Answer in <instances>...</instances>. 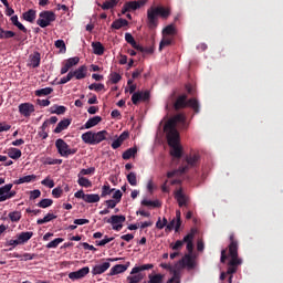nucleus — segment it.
<instances>
[{
  "label": "nucleus",
  "mask_w": 283,
  "mask_h": 283,
  "mask_svg": "<svg viewBox=\"0 0 283 283\" xmlns=\"http://www.w3.org/2000/svg\"><path fill=\"white\" fill-rule=\"evenodd\" d=\"M228 249V255L227 250L221 251V264H224V262L229 260L227 272H221L220 274L221 282H224V280H227V275H233L234 273H238V266H242V259L238 256V241L235 240L234 234H230V244Z\"/></svg>",
  "instance_id": "nucleus-1"
},
{
  "label": "nucleus",
  "mask_w": 283,
  "mask_h": 283,
  "mask_svg": "<svg viewBox=\"0 0 283 283\" xmlns=\"http://www.w3.org/2000/svg\"><path fill=\"white\" fill-rule=\"evenodd\" d=\"M158 17L164 21H167L168 17H171V8L169 7H151L147 11L148 28L154 30L158 28Z\"/></svg>",
  "instance_id": "nucleus-2"
},
{
  "label": "nucleus",
  "mask_w": 283,
  "mask_h": 283,
  "mask_svg": "<svg viewBox=\"0 0 283 283\" xmlns=\"http://www.w3.org/2000/svg\"><path fill=\"white\" fill-rule=\"evenodd\" d=\"M180 126L181 129H187L189 127V124L187 123V116L185 114L179 113L171 117L164 126V132L168 135L174 136H180V133H178V129H176L177 126Z\"/></svg>",
  "instance_id": "nucleus-3"
},
{
  "label": "nucleus",
  "mask_w": 283,
  "mask_h": 283,
  "mask_svg": "<svg viewBox=\"0 0 283 283\" xmlns=\"http://www.w3.org/2000/svg\"><path fill=\"white\" fill-rule=\"evenodd\" d=\"M186 163H187V166H181L177 170L168 171L167 178H174V176H178L180 174H186V171H189V167H198V165L200 163V154L192 153L190 155H187Z\"/></svg>",
  "instance_id": "nucleus-4"
},
{
  "label": "nucleus",
  "mask_w": 283,
  "mask_h": 283,
  "mask_svg": "<svg viewBox=\"0 0 283 283\" xmlns=\"http://www.w3.org/2000/svg\"><path fill=\"white\" fill-rule=\"evenodd\" d=\"M185 107H191L195 114H200V103L196 97H192L188 101H187V94H182L179 97H177L174 104V108L176 109V112H178V109H185Z\"/></svg>",
  "instance_id": "nucleus-5"
},
{
  "label": "nucleus",
  "mask_w": 283,
  "mask_h": 283,
  "mask_svg": "<svg viewBox=\"0 0 283 283\" xmlns=\"http://www.w3.org/2000/svg\"><path fill=\"white\" fill-rule=\"evenodd\" d=\"M107 130H99L97 133L88 130L82 134V140L85 145H99V143L107 139Z\"/></svg>",
  "instance_id": "nucleus-6"
},
{
  "label": "nucleus",
  "mask_w": 283,
  "mask_h": 283,
  "mask_svg": "<svg viewBox=\"0 0 283 283\" xmlns=\"http://www.w3.org/2000/svg\"><path fill=\"white\" fill-rule=\"evenodd\" d=\"M168 145L170 147V155L172 158H182V146L180 145V135H168Z\"/></svg>",
  "instance_id": "nucleus-7"
},
{
  "label": "nucleus",
  "mask_w": 283,
  "mask_h": 283,
  "mask_svg": "<svg viewBox=\"0 0 283 283\" xmlns=\"http://www.w3.org/2000/svg\"><path fill=\"white\" fill-rule=\"evenodd\" d=\"M53 21H56V14L53 11H42L39 14V19L36 20V24L40 28H48Z\"/></svg>",
  "instance_id": "nucleus-8"
},
{
  "label": "nucleus",
  "mask_w": 283,
  "mask_h": 283,
  "mask_svg": "<svg viewBox=\"0 0 283 283\" xmlns=\"http://www.w3.org/2000/svg\"><path fill=\"white\" fill-rule=\"evenodd\" d=\"M55 147L60 156H62L63 158H67V156H74V154H76L77 151L76 148H70V145H67V143H65V140H63L62 138L56 139Z\"/></svg>",
  "instance_id": "nucleus-9"
},
{
  "label": "nucleus",
  "mask_w": 283,
  "mask_h": 283,
  "mask_svg": "<svg viewBox=\"0 0 283 283\" xmlns=\"http://www.w3.org/2000/svg\"><path fill=\"white\" fill-rule=\"evenodd\" d=\"M14 187L13 184H7L0 187V202H6V200H10L17 196V191L12 190Z\"/></svg>",
  "instance_id": "nucleus-10"
},
{
  "label": "nucleus",
  "mask_w": 283,
  "mask_h": 283,
  "mask_svg": "<svg viewBox=\"0 0 283 283\" xmlns=\"http://www.w3.org/2000/svg\"><path fill=\"white\" fill-rule=\"evenodd\" d=\"M126 218L123 214H113L109 219H107V223L113 226L114 231H120L123 229V222H125Z\"/></svg>",
  "instance_id": "nucleus-11"
},
{
  "label": "nucleus",
  "mask_w": 283,
  "mask_h": 283,
  "mask_svg": "<svg viewBox=\"0 0 283 283\" xmlns=\"http://www.w3.org/2000/svg\"><path fill=\"white\" fill-rule=\"evenodd\" d=\"M178 269H187L191 271L192 269H196V260H193V256L191 254H186L181 260L177 263Z\"/></svg>",
  "instance_id": "nucleus-12"
},
{
  "label": "nucleus",
  "mask_w": 283,
  "mask_h": 283,
  "mask_svg": "<svg viewBox=\"0 0 283 283\" xmlns=\"http://www.w3.org/2000/svg\"><path fill=\"white\" fill-rule=\"evenodd\" d=\"M81 61V57L78 56H74V57H70L67 60H65L63 62V66L61 69V74H67L70 72V70H72V67H74V65H78Z\"/></svg>",
  "instance_id": "nucleus-13"
},
{
  "label": "nucleus",
  "mask_w": 283,
  "mask_h": 283,
  "mask_svg": "<svg viewBox=\"0 0 283 283\" xmlns=\"http://www.w3.org/2000/svg\"><path fill=\"white\" fill-rule=\"evenodd\" d=\"M18 109L21 114V116H24V118H30L32 114H34V105L30 103H22L18 106Z\"/></svg>",
  "instance_id": "nucleus-14"
},
{
  "label": "nucleus",
  "mask_w": 283,
  "mask_h": 283,
  "mask_svg": "<svg viewBox=\"0 0 283 283\" xmlns=\"http://www.w3.org/2000/svg\"><path fill=\"white\" fill-rule=\"evenodd\" d=\"M90 273V266H84L75 272H71L69 273V279L70 280H83V277H85V275H87Z\"/></svg>",
  "instance_id": "nucleus-15"
},
{
  "label": "nucleus",
  "mask_w": 283,
  "mask_h": 283,
  "mask_svg": "<svg viewBox=\"0 0 283 283\" xmlns=\"http://www.w3.org/2000/svg\"><path fill=\"white\" fill-rule=\"evenodd\" d=\"M175 199L177 200L179 207H187L189 202V197L182 193V188L175 191Z\"/></svg>",
  "instance_id": "nucleus-16"
},
{
  "label": "nucleus",
  "mask_w": 283,
  "mask_h": 283,
  "mask_svg": "<svg viewBox=\"0 0 283 283\" xmlns=\"http://www.w3.org/2000/svg\"><path fill=\"white\" fill-rule=\"evenodd\" d=\"M87 76V66L82 65L77 70L72 71V77L76 78V81H82V78H85Z\"/></svg>",
  "instance_id": "nucleus-17"
},
{
  "label": "nucleus",
  "mask_w": 283,
  "mask_h": 283,
  "mask_svg": "<svg viewBox=\"0 0 283 283\" xmlns=\"http://www.w3.org/2000/svg\"><path fill=\"white\" fill-rule=\"evenodd\" d=\"M72 125V119L64 118L60 123H57L55 129L53 130L54 134H61V132H64V129H67Z\"/></svg>",
  "instance_id": "nucleus-18"
},
{
  "label": "nucleus",
  "mask_w": 283,
  "mask_h": 283,
  "mask_svg": "<svg viewBox=\"0 0 283 283\" xmlns=\"http://www.w3.org/2000/svg\"><path fill=\"white\" fill-rule=\"evenodd\" d=\"M112 264L109 262H104L103 264L95 265L92 270L94 275H103L107 269H109Z\"/></svg>",
  "instance_id": "nucleus-19"
},
{
  "label": "nucleus",
  "mask_w": 283,
  "mask_h": 283,
  "mask_svg": "<svg viewBox=\"0 0 283 283\" xmlns=\"http://www.w3.org/2000/svg\"><path fill=\"white\" fill-rule=\"evenodd\" d=\"M196 235V231L191 230L190 233H188L185 238H184V242L187 243V251H189V253H191L193 251V238Z\"/></svg>",
  "instance_id": "nucleus-20"
},
{
  "label": "nucleus",
  "mask_w": 283,
  "mask_h": 283,
  "mask_svg": "<svg viewBox=\"0 0 283 283\" xmlns=\"http://www.w3.org/2000/svg\"><path fill=\"white\" fill-rule=\"evenodd\" d=\"M30 65L33 69H36L41 65V53L34 52L29 56Z\"/></svg>",
  "instance_id": "nucleus-21"
},
{
  "label": "nucleus",
  "mask_w": 283,
  "mask_h": 283,
  "mask_svg": "<svg viewBox=\"0 0 283 283\" xmlns=\"http://www.w3.org/2000/svg\"><path fill=\"white\" fill-rule=\"evenodd\" d=\"M101 120H103V117L101 116H94L92 118H90L84 126L82 127V129H92V127H96V125H98V123H101Z\"/></svg>",
  "instance_id": "nucleus-22"
},
{
  "label": "nucleus",
  "mask_w": 283,
  "mask_h": 283,
  "mask_svg": "<svg viewBox=\"0 0 283 283\" xmlns=\"http://www.w3.org/2000/svg\"><path fill=\"white\" fill-rule=\"evenodd\" d=\"M143 206L148 207V209H159V207H163V203L158 199H156V200L144 199Z\"/></svg>",
  "instance_id": "nucleus-23"
},
{
  "label": "nucleus",
  "mask_w": 283,
  "mask_h": 283,
  "mask_svg": "<svg viewBox=\"0 0 283 283\" xmlns=\"http://www.w3.org/2000/svg\"><path fill=\"white\" fill-rule=\"evenodd\" d=\"M127 25H129V22L123 18H119L112 23L111 28L113 30H120V28H127Z\"/></svg>",
  "instance_id": "nucleus-24"
},
{
  "label": "nucleus",
  "mask_w": 283,
  "mask_h": 283,
  "mask_svg": "<svg viewBox=\"0 0 283 283\" xmlns=\"http://www.w3.org/2000/svg\"><path fill=\"white\" fill-rule=\"evenodd\" d=\"M22 18L29 23H34V21L36 20V11H34V9H30L22 14Z\"/></svg>",
  "instance_id": "nucleus-25"
},
{
  "label": "nucleus",
  "mask_w": 283,
  "mask_h": 283,
  "mask_svg": "<svg viewBox=\"0 0 283 283\" xmlns=\"http://www.w3.org/2000/svg\"><path fill=\"white\" fill-rule=\"evenodd\" d=\"M92 48L94 54H96L97 56H103V54H105V46H103V43L92 42Z\"/></svg>",
  "instance_id": "nucleus-26"
},
{
  "label": "nucleus",
  "mask_w": 283,
  "mask_h": 283,
  "mask_svg": "<svg viewBox=\"0 0 283 283\" xmlns=\"http://www.w3.org/2000/svg\"><path fill=\"white\" fill-rule=\"evenodd\" d=\"M34 180H36V175H28L17 179L14 185H25V182H34Z\"/></svg>",
  "instance_id": "nucleus-27"
},
{
  "label": "nucleus",
  "mask_w": 283,
  "mask_h": 283,
  "mask_svg": "<svg viewBox=\"0 0 283 283\" xmlns=\"http://www.w3.org/2000/svg\"><path fill=\"white\" fill-rule=\"evenodd\" d=\"M125 271H127V265L117 264L111 269L109 275H118L119 273H125Z\"/></svg>",
  "instance_id": "nucleus-28"
},
{
  "label": "nucleus",
  "mask_w": 283,
  "mask_h": 283,
  "mask_svg": "<svg viewBox=\"0 0 283 283\" xmlns=\"http://www.w3.org/2000/svg\"><path fill=\"white\" fill-rule=\"evenodd\" d=\"M171 43H174V38L163 35V40L159 43V52H163L164 48H169V45H171Z\"/></svg>",
  "instance_id": "nucleus-29"
},
{
  "label": "nucleus",
  "mask_w": 283,
  "mask_h": 283,
  "mask_svg": "<svg viewBox=\"0 0 283 283\" xmlns=\"http://www.w3.org/2000/svg\"><path fill=\"white\" fill-rule=\"evenodd\" d=\"M32 235H34V232H21L18 235V240L20 244H25L29 240H32Z\"/></svg>",
  "instance_id": "nucleus-30"
},
{
  "label": "nucleus",
  "mask_w": 283,
  "mask_h": 283,
  "mask_svg": "<svg viewBox=\"0 0 283 283\" xmlns=\"http://www.w3.org/2000/svg\"><path fill=\"white\" fill-rule=\"evenodd\" d=\"M84 202L88 205H94L95 202H101V196L96 193L85 195Z\"/></svg>",
  "instance_id": "nucleus-31"
},
{
  "label": "nucleus",
  "mask_w": 283,
  "mask_h": 283,
  "mask_svg": "<svg viewBox=\"0 0 283 283\" xmlns=\"http://www.w3.org/2000/svg\"><path fill=\"white\" fill-rule=\"evenodd\" d=\"M175 34H176V27L174 24H169L163 30V36H170L171 39H174Z\"/></svg>",
  "instance_id": "nucleus-32"
},
{
  "label": "nucleus",
  "mask_w": 283,
  "mask_h": 283,
  "mask_svg": "<svg viewBox=\"0 0 283 283\" xmlns=\"http://www.w3.org/2000/svg\"><path fill=\"white\" fill-rule=\"evenodd\" d=\"M8 156H9V158H12V160H19V158H21V156H22L21 149L10 148L8 151Z\"/></svg>",
  "instance_id": "nucleus-33"
},
{
  "label": "nucleus",
  "mask_w": 283,
  "mask_h": 283,
  "mask_svg": "<svg viewBox=\"0 0 283 283\" xmlns=\"http://www.w3.org/2000/svg\"><path fill=\"white\" fill-rule=\"evenodd\" d=\"M138 153V149L136 147L128 148L126 151L123 153L122 158L124 160H129V158H133Z\"/></svg>",
  "instance_id": "nucleus-34"
},
{
  "label": "nucleus",
  "mask_w": 283,
  "mask_h": 283,
  "mask_svg": "<svg viewBox=\"0 0 283 283\" xmlns=\"http://www.w3.org/2000/svg\"><path fill=\"white\" fill-rule=\"evenodd\" d=\"M126 6L128 7L129 12H134L140 9V6H143V0L129 1V2H126Z\"/></svg>",
  "instance_id": "nucleus-35"
},
{
  "label": "nucleus",
  "mask_w": 283,
  "mask_h": 283,
  "mask_svg": "<svg viewBox=\"0 0 283 283\" xmlns=\"http://www.w3.org/2000/svg\"><path fill=\"white\" fill-rule=\"evenodd\" d=\"M43 165H62L63 159H54L52 157H44L41 159Z\"/></svg>",
  "instance_id": "nucleus-36"
},
{
  "label": "nucleus",
  "mask_w": 283,
  "mask_h": 283,
  "mask_svg": "<svg viewBox=\"0 0 283 283\" xmlns=\"http://www.w3.org/2000/svg\"><path fill=\"white\" fill-rule=\"evenodd\" d=\"M102 10H112V8H116L118 6V0H107L103 4H99Z\"/></svg>",
  "instance_id": "nucleus-37"
},
{
  "label": "nucleus",
  "mask_w": 283,
  "mask_h": 283,
  "mask_svg": "<svg viewBox=\"0 0 283 283\" xmlns=\"http://www.w3.org/2000/svg\"><path fill=\"white\" fill-rule=\"evenodd\" d=\"M148 277V283H163V281L165 280V275L163 274H149Z\"/></svg>",
  "instance_id": "nucleus-38"
},
{
  "label": "nucleus",
  "mask_w": 283,
  "mask_h": 283,
  "mask_svg": "<svg viewBox=\"0 0 283 283\" xmlns=\"http://www.w3.org/2000/svg\"><path fill=\"white\" fill-rule=\"evenodd\" d=\"M65 112H67V107L65 106L54 105L51 107V114H57V116L65 114Z\"/></svg>",
  "instance_id": "nucleus-39"
},
{
  "label": "nucleus",
  "mask_w": 283,
  "mask_h": 283,
  "mask_svg": "<svg viewBox=\"0 0 283 283\" xmlns=\"http://www.w3.org/2000/svg\"><path fill=\"white\" fill-rule=\"evenodd\" d=\"M52 92H54V88H52V87L41 88V90L35 91V96H50V94H52Z\"/></svg>",
  "instance_id": "nucleus-40"
},
{
  "label": "nucleus",
  "mask_w": 283,
  "mask_h": 283,
  "mask_svg": "<svg viewBox=\"0 0 283 283\" xmlns=\"http://www.w3.org/2000/svg\"><path fill=\"white\" fill-rule=\"evenodd\" d=\"M113 191H116V189H112L111 187H109V184H107V185H104L103 187H102V193H101V198H106V196H112V192Z\"/></svg>",
  "instance_id": "nucleus-41"
},
{
  "label": "nucleus",
  "mask_w": 283,
  "mask_h": 283,
  "mask_svg": "<svg viewBox=\"0 0 283 283\" xmlns=\"http://www.w3.org/2000/svg\"><path fill=\"white\" fill-rule=\"evenodd\" d=\"M54 205V201L52 199H42L36 207H40L41 209H48V207H52Z\"/></svg>",
  "instance_id": "nucleus-42"
},
{
  "label": "nucleus",
  "mask_w": 283,
  "mask_h": 283,
  "mask_svg": "<svg viewBox=\"0 0 283 283\" xmlns=\"http://www.w3.org/2000/svg\"><path fill=\"white\" fill-rule=\"evenodd\" d=\"M77 184L80 185V187H85L86 189L92 187V182L90 179L85 178V177H77Z\"/></svg>",
  "instance_id": "nucleus-43"
},
{
  "label": "nucleus",
  "mask_w": 283,
  "mask_h": 283,
  "mask_svg": "<svg viewBox=\"0 0 283 283\" xmlns=\"http://www.w3.org/2000/svg\"><path fill=\"white\" fill-rule=\"evenodd\" d=\"M63 241V238H56L46 244V249H56Z\"/></svg>",
  "instance_id": "nucleus-44"
},
{
  "label": "nucleus",
  "mask_w": 283,
  "mask_h": 283,
  "mask_svg": "<svg viewBox=\"0 0 283 283\" xmlns=\"http://www.w3.org/2000/svg\"><path fill=\"white\" fill-rule=\"evenodd\" d=\"M127 181L129 182V185H132V187H136V185H138V180L136 179V172H129L127 175Z\"/></svg>",
  "instance_id": "nucleus-45"
},
{
  "label": "nucleus",
  "mask_w": 283,
  "mask_h": 283,
  "mask_svg": "<svg viewBox=\"0 0 283 283\" xmlns=\"http://www.w3.org/2000/svg\"><path fill=\"white\" fill-rule=\"evenodd\" d=\"M88 90L93 92H103V90H105V84L93 83L88 86Z\"/></svg>",
  "instance_id": "nucleus-46"
},
{
  "label": "nucleus",
  "mask_w": 283,
  "mask_h": 283,
  "mask_svg": "<svg viewBox=\"0 0 283 283\" xmlns=\"http://www.w3.org/2000/svg\"><path fill=\"white\" fill-rule=\"evenodd\" d=\"M122 78L123 76H120V74H118L117 72H113L109 74V81L113 83V85H116V83H118Z\"/></svg>",
  "instance_id": "nucleus-47"
},
{
  "label": "nucleus",
  "mask_w": 283,
  "mask_h": 283,
  "mask_svg": "<svg viewBox=\"0 0 283 283\" xmlns=\"http://www.w3.org/2000/svg\"><path fill=\"white\" fill-rule=\"evenodd\" d=\"M143 101V92L134 93L132 96V103L133 105H138Z\"/></svg>",
  "instance_id": "nucleus-48"
},
{
  "label": "nucleus",
  "mask_w": 283,
  "mask_h": 283,
  "mask_svg": "<svg viewBox=\"0 0 283 283\" xmlns=\"http://www.w3.org/2000/svg\"><path fill=\"white\" fill-rule=\"evenodd\" d=\"M95 171H96V168H94V167H91L88 169H82L78 172L77 177L92 176Z\"/></svg>",
  "instance_id": "nucleus-49"
},
{
  "label": "nucleus",
  "mask_w": 283,
  "mask_h": 283,
  "mask_svg": "<svg viewBox=\"0 0 283 283\" xmlns=\"http://www.w3.org/2000/svg\"><path fill=\"white\" fill-rule=\"evenodd\" d=\"M9 220H11V222H19V220H21V212L19 211L10 212Z\"/></svg>",
  "instance_id": "nucleus-50"
},
{
  "label": "nucleus",
  "mask_w": 283,
  "mask_h": 283,
  "mask_svg": "<svg viewBox=\"0 0 283 283\" xmlns=\"http://www.w3.org/2000/svg\"><path fill=\"white\" fill-rule=\"evenodd\" d=\"M114 237H107L105 235L103 240L96 241V247H105V244H109V242H113Z\"/></svg>",
  "instance_id": "nucleus-51"
},
{
  "label": "nucleus",
  "mask_w": 283,
  "mask_h": 283,
  "mask_svg": "<svg viewBox=\"0 0 283 283\" xmlns=\"http://www.w3.org/2000/svg\"><path fill=\"white\" fill-rule=\"evenodd\" d=\"M41 185H43L44 187H49V189H54V180L50 179V176L42 180Z\"/></svg>",
  "instance_id": "nucleus-52"
},
{
  "label": "nucleus",
  "mask_w": 283,
  "mask_h": 283,
  "mask_svg": "<svg viewBox=\"0 0 283 283\" xmlns=\"http://www.w3.org/2000/svg\"><path fill=\"white\" fill-rule=\"evenodd\" d=\"M55 48H57V50H60V52H66V50H67V46H65V41H63V40H56Z\"/></svg>",
  "instance_id": "nucleus-53"
},
{
  "label": "nucleus",
  "mask_w": 283,
  "mask_h": 283,
  "mask_svg": "<svg viewBox=\"0 0 283 283\" xmlns=\"http://www.w3.org/2000/svg\"><path fill=\"white\" fill-rule=\"evenodd\" d=\"M72 78V71H70L66 76L62 77L60 82H57V85H65V83H70Z\"/></svg>",
  "instance_id": "nucleus-54"
},
{
  "label": "nucleus",
  "mask_w": 283,
  "mask_h": 283,
  "mask_svg": "<svg viewBox=\"0 0 283 283\" xmlns=\"http://www.w3.org/2000/svg\"><path fill=\"white\" fill-rule=\"evenodd\" d=\"M154 52V40L150 41L149 46L143 48V54H151Z\"/></svg>",
  "instance_id": "nucleus-55"
},
{
  "label": "nucleus",
  "mask_w": 283,
  "mask_h": 283,
  "mask_svg": "<svg viewBox=\"0 0 283 283\" xmlns=\"http://www.w3.org/2000/svg\"><path fill=\"white\" fill-rule=\"evenodd\" d=\"M53 198H61L63 196V189L61 187H56L52 190Z\"/></svg>",
  "instance_id": "nucleus-56"
},
{
  "label": "nucleus",
  "mask_w": 283,
  "mask_h": 283,
  "mask_svg": "<svg viewBox=\"0 0 283 283\" xmlns=\"http://www.w3.org/2000/svg\"><path fill=\"white\" fill-rule=\"evenodd\" d=\"M127 280L129 281L128 283H138L140 280H143V275L137 274L133 276H128Z\"/></svg>",
  "instance_id": "nucleus-57"
},
{
  "label": "nucleus",
  "mask_w": 283,
  "mask_h": 283,
  "mask_svg": "<svg viewBox=\"0 0 283 283\" xmlns=\"http://www.w3.org/2000/svg\"><path fill=\"white\" fill-rule=\"evenodd\" d=\"M167 283H180V276H178V271L174 270V275L167 281Z\"/></svg>",
  "instance_id": "nucleus-58"
},
{
  "label": "nucleus",
  "mask_w": 283,
  "mask_h": 283,
  "mask_svg": "<svg viewBox=\"0 0 283 283\" xmlns=\"http://www.w3.org/2000/svg\"><path fill=\"white\" fill-rule=\"evenodd\" d=\"M36 198H41V190L35 189L30 192V200H36Z\"/></svg>",
  "instance_id": "nucleus-59"
},
{
  "label": "nucleus",
  "mask_w": 283,
  "mask_h": 283,
  "mask_svg": "<svg viewBox=\"0 0 283 283\" xmlns=\"http://www.w3.org/2000/svg\"><path fill=\"white\" fill-rule=\"evenodd\" d=\"M12 129V126L6 122L0 123V134L1 132H10Z\"/></svg>",
  "instance_id": "nucleus-60"
},
{
  "label": "nucleus",
  "mask_w": 283,
  "mask_h": 283,
  "mask_svg": "<svg viewBox=\"0 0 283 283\" xmlns=\"http://www.w3.org/2000/svg\"><path fill=\"white\" fill-rule=\"evenodd\" d=\"M176 218H177V223L175 229H176V232H178L180 229V226L182 224V221L180 220V210L176 211Z\"/></svg>",
  "instance_id": "nucleus-61"
},
{
  "label": "nucleus",
  "mask_w": 283,
  "mask_h": 283,
  "mask_svg": "<svg viewBox=\"0 0 283 283\" xmlns=\"http://www.w3.org/2000/svg\"><path fill=\"white\" fill-rule=\"evenodd\" d=\"M177 221L176 219H172L167 226H166V231H174L176 229Z\"/></svg>",
  "instance_id": "nucleus-62"
},
{
  "label": "nucleus",
  "mask_w": 283,
  "mask_h": 283,
  "mask_svg": "<svg viewBox=\"0 0 283 283\" xmlns=\"http://www.w3.org/2000/svg\"><path fill=\"white\" fill-rule=\"evenodd\" d=\"M113 198H114L115 202H120V200L123 198V192H120V190H116L113 195Z\"/></svg>",
  "instance_id": "nucleus-63"
},
{
  "label": "nucleus",
  "mask_w": 283,
  "mask_h": 283,
  "mask_svg": "<svg viewBox=\"0 0 283 283\" xmlns=\"http://www.w3.org/2000/svg\"><path fill=\"white\" fill-rule=\"evenodd\" d=\"M14 36H17V33H14V31H4L2 39H12Z\"/></svg>",
  "instance_id": "nucleus-64"
}]
</instances>
